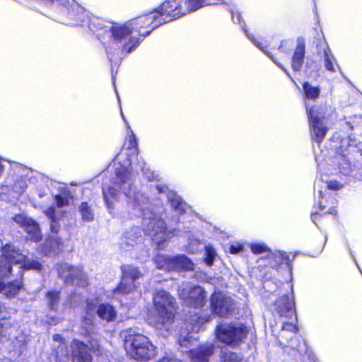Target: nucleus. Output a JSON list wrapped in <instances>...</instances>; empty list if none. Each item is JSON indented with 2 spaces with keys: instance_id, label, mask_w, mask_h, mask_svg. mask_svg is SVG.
Here are the masks:
<instances>
[{
  "instance_id": "obj_26",
  "label": "nucleus",
  "mask_w": 362,
  "mask_h": 362,
  "mask_svg": "<svg viewBox=\"0 0 362 362\" xmlns=\"http://www.w3.org/2000/svg\"><path fill=\"white\" fill-rule=\"evenodd\" d=\"M229 4L223 0H185L183 6L187 9V13L196 11L198 9L209 5H219Z\"/></svg>"
},
{
  "instance_id": "obj_45",
  "label": "nucleus",
  "mask_w": 362,
  "mask_h": 362,
  "mask_svg": "<svg viewBox=\"0 0 362 362\" xmlns=\"http://www.w3.org/2000/svg\"><path fill=\"white\" fill-rule=\"evenodd\" d=\"M243 250V246L239 244H232L230 247V252L231 254H238Z\"/></svg>"
},
{
  "instance_id": "obj_19",
  "label": "nucleus",
  "mask_w": 362,
  "mask_h": 362,
  "mask_svg": "<svg viewBox=\"0 0 362 362\" xmlns=\"http://www.w3.org/2000/svg\"><path fill=\"white\" fill-rule=\"evenodd\" d=\"M317 46L318 49L317 54L322 59L326 70L330 72H335L337 69L341 76L345 78L344 73L327 43L324 40H321Z\"/></svg>"
},
{
  "instance_id": "obj_4",
  "label": "nucleus",
  "mask_w": 362,
  "mask_h": 362,
  "mask_svg": "<svg viewBox=\"0 0 362 362\" xmlns=\"http://www.w3.org/2000/svg\"><path fill=\"white\" fill-rule=\"evenodd\" d=\"M359 156H362V142L349 136L341 139L339 146L337 147V153L332 165L335 170H338L337 174L351 175L357 180H362V168L352 164L353 160Z\"/></svg>"
},
{
  "instance_id": "obj_38",
  "label": "nucleus",
  "mask_w": 362,
  "mask_h": 362,
  "mask_svg": "<svg viewBox=\"0 0 362 362\" xmlns=\"http://www.w3.org/2000/svg\"><path fill=\"white\" fill-rule=\"evenodd\" d=\"M46 296L49 308L52 310H56L59 299V293L57 291H49Z\"/></svg>"
},
{
  "instance_id": "obj_32",
  "label": "nucleus",
  "mask_w": 362,
  "mask_h": 362,
  "mask_svg": "<svg viewBox=\"0 0 362 362\" xmlns=\"http://www.w3.org/2000/svg\"><path fill=\"white\" fill-rule=\"evenodd\" d=\"M62 247V245L59 239L50 238L46 241L42 252L46 255L50 253L56 254L61 251Z\"/></svg>"
},
{
  "instance_id": "obj_9",
  "label": "nucleus",
  "mask_w": 362,
  "mask_h": 362,
  "mask_svg": "<svg viewBox=\"0 0 362 362\" xmlns=\"http://www.w3.org/2000/svg\"><path fill=\"white\" fill-rule=\"evenodd\" d=\"M121 270L122 280L112 291V298L116 300H120L122 297L134 293L136 289L135 281L142 276V273L139 268L133 265H122Z\"/></svg>"
},
{
  "instance_id": "obj_17",
  "label": "nucleus",
  "mask_w": 362,
  "mask_h": 362,
  "mask_svg": "<svg viewBox=\"0 0 362 362\" xmlns=\"http://www.w3.org/2000/svg\"><path fill=\"white\" fill-rule=\"evenodd\" d=\"M343 184L339 181L330 180L324 182L322 180L315 181L314 184L315 190L318 188L317 200L316 202L319 205V209L323 210L328 206L327 203L329 199L333 202V199L329 197H327V189L339 190L343 187Z\"/></svg>"
},
{
  "instance_id": "obj_37",
  "label": "nucleus",
  "mask_w": 362,
  "mask_h": 362,
  "mask_svg": "<svg viewBox=\"0 0 362 362\" xmlns=\"http://www.w3.org/2000/svg\"><path fill=\"white\" fill-rule=\"evenodd\" d=\"M250 250L255 255L267 254L269 255L271 253L270 249L264 244L262 243H255L250 245Z\"/></svg>"
},
{
  "instance_id": "obj_27",
  "label": "nucleus",
  "mask_w": 362,
  "mask_h": 362,
  "mask_svg": "<svg viewBox=\"0 0 362 362\" xmlns=\"http://www.w3.org/2000/svg\"><path fill=\"white\" fill-rule=\"evenodd\" d=\"M190 330H187L181 333L178 341L179 344L182 347L187 348L191 342V340H196L197 338L194 336L197 334L201 329L202 325L199 321L196 322V323L190 325ZM188 329V328H187Z\"/></svg>"
},
{
  "instance_id": "obj_52",
  "label": "nucleus",
  "mask_w": 362,
  "mask_h": 362,
  "mask_svg": "<svg viewBox=\"0 0 362 362\" xmlns=\"http://www.w3.org/2000/svg\"><path fill=\"white\" fill-rule=\"evenodd\" d=\"M59 357H60V354H59V351H57V358H59Z\"/></svg>"
},
{
  "instance_id": "obj_23",
  "label": "nucleus",
  "mask_w": 362,
  "mask_h": 362,
  "mask_svg": "<svg viewBox=\"0 0 362 362\" xmlns=\"http://www.w3.org/2000/svg\"><path fill=\"white\" fill-rule=\"evenodd\" d=\"M305 54V42L303 37L297 39V45L295 47L291 59V67L293 71H298L301 69L304 63Z\"/></svg>"
},
{
  "instance_id": "obj_16",
  "label": "nucleus",
  "mask_w": 362,
  "mask_h": 362,
  "mask_svg": "<svg viewBox=\"0 0 362 362\" xmlns=\"http://www.w3.org/2000/svg\"><path fill=\"white\" fill-rule=\"evenodd\" d=\"M210 305L211 312L219 317L227 316L234 308L233 300L221 292L211 295Z\"/></svg>"
},
{
  "instance_id": "obj_44",
  "label": "nucleus",
  "mask_w": 362,
  "mask_h": 362,
  "mask_svg": "<svg viewBox=\"0 0 362 362\" xmlns=\"http://www.w3.org/2000/svg\"><path fill=\"white\" fill-rule=\"evenodd\" d=\"M291 346L293 350H296L300 355H302L303 352L305 351L306 350V345L303 341L300 342L298 346H295L293 343L291 344Z\"/></svg>"
},
{
  "instance_id": "obj_15",
  "label": "nucleus",
  "mask_w": 362,
  "mask_h": 362,
  "mask_svg": "<svg viewBox=\"0 0 362 362\" xmlns=\"http://www.w3.org/2000/svg\"><path fill=\"white\" fill-rule=\"evenodd\" d=\"M59 276L66 283H74L81 286L88 284L87 276L79 267H73L67 263H60L57 268Z\"/></svg>"
},
{
  "instance_id": "obj_6",
  "label": "nucleus",
  "mask_w": 362,
  "mask_h": 362,
  "mask_svg": "<svg viewBox=\"0 0 362 362\" xmlns=\"http://www.w3.org/2000/svg\"><path fill=\"white\" fill-rule=\"evenodd\" d=\"M124 346L127 354L137 361H149L157 354L156 347L148 337L141 334H128Z\"/></svg>"
},
{
  "instance_id": "obj_28",
  "label": "nucleus",
  "mask_w": 362,
  "mask_h": 362,
  "mask_svg": "<svg viewBox=\"0 0 362 362\" xmlns=\"http://www.w3.org/2000/svg\"><path fill=\"white\" fill-rule=\"evenodd\" d=\"M166 196L175 212L179 214L187 212V204L175 192L168 191Z\"/></svg>"
},
{
  "instance_id": "obj_46",
  "label": "nucleus",
  "mask_w": 362,
  "mask_h": 362,
  "mask_svg": "<svg viewBox=\"0 0 362 362\" xmlns=\"http://www.w3.org/2000/svg\"><path fill=\"white\" fill-rule=\"evenodd\" d=\"M156 189H157V191L159 194H163V193H165L166 191L168 190V188L165 186H161V185H157L156 186Z\"/></svg>"
},
{
  "instance_id": "obj_51",
  "label": "nucleus",
  "mask_w": 362,
  "mask_h": 362,
  "mask_svg": "<svg viewBox=\"0 0 362 362\" xmlns=\"http://www.w3.org/2000/svg\"><path fill=\"white\" fill-rule=\"evenodd\" d=\"M334 212H335L334 209H332V211H329V210L327 211V213H329V214H334Z\"/></svg>"
},
{
  "instance_id": "obj_18",
  "label": "nucleus",
  "mask_w": 362,
  "mask_h": 362,
  "mask_svg": "<svg viewBox=\"0 0 362 362\" xmlns=\"http://www.w3.org/2000/svg\"><path fill=\"white\" fill-rule=\"evenodd\" d=\"M274 310L281 317L295 320L296 310L293 292L279 297L274 304Z\"/></svg>"
},
{
  "instance_id": "obj_1",
  "label": "nucleus",
  "mask_w": 362,
  "mask_h": 362,
  "mask_svg": "<svg viewBox=\"0 0 362 362\" xmlns=\"http://www.w3.org/2000/svg\"><path fill=\"white\" fill-rule=\"evenodd\" d=\"M138 142L136 135L128 126L127 138L120 152L115 157V175L110 180L111 185L103 187V195L110 213L114 209L110 199L117 200L119 193L127 197V211L122 218L134 219L143 216L142 228L146 235L150 236L159 247L170 238L172 232L167 230L165 221L142 192L133 185L132 170H141L148 180L154 178L153 173L146 166L141 158H138Z\"/></svg>"
},
{
  "instance_id": "obj_21",
  "label": "nucleus",
  "mask_w": 362,
  "mask_h": 362,
  "mask_svg": "<svg viewBox=\"0 0 362 362\" xmlns=\"http://www.w3.org/2000/svg\"><path fill=\"white\" fill-rule=\"evenodd\" d=\"M72 362H92L90 349L83 341L74 340L71 344Z\"/></svg>"
},
{
  "instance_id": "obj_33",
  "label": "nucleus",
  "mask_w": 362,
  "mask_h": 362,
  "mask_svg": "<svg viewBox=\"0 0 362 362\" xmlns=\"http://www.w3.org/2000/svg\"><path fill=\"white\" fill-rule=\"evenodd\" d=\"M173 257L165 255H157L154 258V262L157 267L165 271H172Z\"/></svg>"
},
{
  "instance_id": "obj_34",
  "label": "nucleus",
  "mask_w": 362,
  "mask_h": 362,
  "mask_svg": "<svg viewBox=\"0 0 362 362\" xmlns=\"http://www.w3.org/2000/svg\"><path fill=\"white\" fill-rule=\"evenodd\" d=\"M47 217L50 220V229L52 233H57L59 230V224L57 221L58 217L56 214V210L54 206L49 207L45 211Z\"/></svg>"
},
{
  "instance_id": "obj_50",
  "label": "nucleus",
  "mask_w": 362,
  "mask_h": 362,
  "mask_svg": "<svg viewBox=\"0 0 362 362\" xmlns=\"http://www.w3.org/2000/svg\"><path fill=\"white\" fill-rule=\"evenodd\" d=\"M345 124L351 129H353V127L351 125L349 122H346Z\"/></svg>"
},
{
  "instance_id": "obj_20",
  "label": "nucleus",
  "mask_w": 362,
  "mask_h": 362,
  "mask_svg": "<svg viewBox=\"0 0 362 362\" xmlns=\"http://www.w3.org/2000/svg\"><path fill=\"white\" fill-rule=\"evenodd\" d=\"M14 221L24 228L30 240L35 242H39L41 240L40 230L35 221L25 215L18 214L14 217Z\"/></svg>"
},
{
  "instance_id": "obj_47",
  "label": "nucleus",
  "mask_w": 362,
  "mask_h": 362,
  "mask_svg": "<svg viewBox=\"0 0 362 362\" xmlns=\"http://www.w3.org/2000/svg\"><path fill=\"white\" fill-rule=\"evenodd\" d=\"M53 339L54 341H59V342H62L64 339L62 338V337L60 335V334H54V337H53Z\"/></svg>"
},
{
  "instance_id": "obj_11",
  "label": "nucleus",
  "mask_w": 362,
  "mask_h": 362,
  "mask_svg": "<svg viewBox=\"0 0 362 362\" xmlns=\"http://www.w3.org/2000/svg\"><path fill=\"white\" fill-rule=\"evenodd\" d=\"M223 1L228 2L229 4H223L226 6L227 10L231 13L232 21L234 23L239 24L243 30L244 31L247 37L255 45L258 49L262 50L268 57H269L274 63H275L282 71H284L290 78L289 73L287 69L279 62H278L272 55L270 52L266 49L267 45L263 41H259L254 37L245 28L244 23L242 24V16L240 13L235 11V5L233 0H223Z\"/></svg>"
},
{
  "instance_id": "obj_22",
  "label": "nucleus",
  "mask_w": 362,
  "mask_h": 362,
  "mask_svg": "<svg viewBox=\"0 0 362 362\" xmlns=\"http://www.w3.org/2000/svg\"><path fill=\"white\" fill-rule=\"evenodd\" d=\"M214 350V344L206 343L190 350L189 358L192 362H209Z\"/></svg>"
},
{
  "instance_id": "obj_14",
  "label": "nucleus",
  "mask_w": 362,
  "mask_h": 362,
  "mask_svg": "<svg viewBox=\"0 0 362 362\" xmlns=\"http://www.w3.org/2000/svg\"><path fill=\"white\" fill-rule=\"evenodd\" d=\"M307 113L310 119V125L312 128V139L317 143H320L325 136L327 128L322 122L325 114L322 108L315 105L310 108H307Z\"/></svg>"
},
{
  "instance_id": "obj_30",
  "label": "nucleus",
  "mask_w": 362,
  "mask_h": 362,
  "mask_svg": "<svg viewBox=\"0 0 362 362\" xmlns=\"http://www.w3.org/2000/svg\"><path fill=\"white\" fill-rule=\"evenodd\" d=\"M26 187V180L23 177H18L13 185L10 184L11 189L8 190V193L16 199L24 192Z\"/></svg>"
},
{
  "instance_id": "obj_12",
  "label": "nucleus",
  "mask_w": 362,
  "mask_h": 362,
  "mask_svg": "<svg viewBox=\"0 0 362 362\" xmlns=\"http://www.w3.org/2000/svg\"><path fill=\"white\" fill-rule=\"evenodd\" d=\"M156 12H158L160 22L164 24L187 14V9L183 6V0H167Z\"/></svg>"
},
{
  "instance_id": "obj_48",
  "label": "nucleus",
  "mask_w": 362,
  "mask_h": 362,
  "mask_svg": "<svg viewBox=\"0 0 362 362\" xmlns=\"http://www.w3.org/2000/svg\"><path fill=\"white\" fill-rule=\"evenodd\" d=\"M320 213L316 211V212H314V213H312L311 214V219L313 221V223H315V218H316V216L319 214Z\"/></svg>"
},
{
  "instance_id": "obj_8",
  "label": "nucleus",
  "mask_w": 362,
  "mask_h": 362,
  "mask_svg": "<svg viewBox=\"0 0 362 362\" xmlns=\"http://www.w3.org/2000/svg\"><path fill=\"white\" fill-rule=\"evenodd\" d=\"M95 315L107 323L114 322L117 318V311L111 304L108 303L98 304L96 300H87L82 321L86 329L93 325Z\"/></svg>"
},
{
  "instance_id": "obj_24",
  "label": "nucleus",
  "mask_w": 362,
  "mask_h": 362,
  "mask_svg": "<svg viewBox=\"0 0 362 362\" xmlns=\"http://www.w3.org/2000/svg\"><path fill=\"white\" fill-rule=\"evenodd\" d=\"M142 239L141 230L139 227L132 228L125 232L121 238L119 245L121 248L129 250V247H134Z\"/></svg>"
},
{
  "instance_id": "obj_53",
  "label": "nucleus",
  "mask_w": 362,
  "mask_h": 362,
  "mask_svg": "<svg viewBox=\"0 0 362 362\" xmlns=\"http://www.w3.org/2000/svg\"><path fill=\"white\" fill-rule=\"evenodd\" d=\"M283 43H284V42H281V45H280V47H279V49H281V47L283 46Z\"/></svg>"
},
{
  "instance_id": "obj_7",
  "label": "nucleus",
  "mask_w": 362,
  "mask_h": 362,
  "mask_svg": "<svg viewBox=\"0 0 362 362\" xmlns=\"http://www.w3.org/2000/svg\"><path fill=\"white\" fill-rule=\"evenodd\" d=\"M48 3L57 2L64 23L72 25H82L88 22V14L75 0H42Z\"/></svg>"
},
{
  "instance_id": "obj_36",
  "label": "nucleus",
  "mask_w": 362,
  "mask_h": 362,
  "mask_svg": "<svg viewBox=\"0 0 362 362\" xmlns=\"http://www.w3.org/2000/svg\"><path fill=\"white\" fill-rule=\"evenodd\" d=\"M72 198V196L69 191H64L61 192L59 194L55 196V202L59 208H62L66 206H68L70 203V201Z\"/></svg>"
},
{
  "instance_id": "obj_13",
  "label": "nucleus",
  "mask_w": 362,
  "mask_h": 362,
  "mask_svg": "<svg viewBox=\"0 0 362 362\" xmlns=\"http://www.w3.org/2000/svg\"><path fill=\"white\" fill-rule=\"evenodd\" d=\"M180 297L194 308H202L206 303V291L199 286L182 283L178 288Z\"/></svg>"
},
{
  "instance_id": "obj_54",
  "label": "nucleus",
  "mask_w": 362,
  "mask_h": 362,
  "mask_svg": "<svg viewBox=\"0 0 362 362\" xmlns=\"http://www.w3.org/2000/svg\"><path fill=\"white\" fill-rule=\"evenodd\" d=\"M8 187H9V186H8V185H6V186H5L6 189L7 188H8Z\"/></svg>"
},
{
  "instance_id": "obj_35",
  "label": "nucleus",
  "mask_w": 362,
  "mask_h": 362,
  "mask_svg": "<svg viewBox=\"0 0 362 362\" xmlns=\"http://www.w3.org/2000/svg\"><path fill=\"white\" fill-rule=\"evenodd\" d=\"M303 88L305 98L308 99H316L318 98L320 93L318 87L313 86L308 82L303 83Z\"/></svg>"
},
{
  "instance_id": "obj_2",
  "label": "nucleus",
  "mask_w": 362,
  "mask_h": 362,
  "mask_svg": "<svg viewBox=\"0 0 362 362\" xmlns=\"http://www.w3.org/2000/svg\"><path fill=\"white\" fill-rule=\"evenodd\" d=\"M163 25L156 11L129 20L124 23H112L107 26V41L103 44L112 69L122 60L124 54L134 52L141 44V37L148 36Z\"/></svg>"
},
{
  "instance_id": "obj_25",
  "label": "nucleus",
  "mask_w": 362,
  "mask_h": 362,
  "mask_svg": "<svg viewBox=\"0 0 362 362\" xmlns=\"http://www.w3.org/2000/svg\"><path fill=\"white\" fill-rule=\"evenodd\" d=\"M172 271L182 272L194 269L192 260L185 255H178L173 257Z\"/></svg>"
},
{
  "instance_id": "obj_43",
  "label": "nucleus",
  "mask_w": 362,
  "mask_h": 362,
  "mask_svg": "<svg viewBox=\"0 0 362 362\" xmlns=\"http://www.w3.org/2000/svg\"><path fill=\"white\" fill-rule=\"evenodd\" d=\"M222 358L225 361H238L240 360V357L238 356L235 353L233 352L226 354V356H222Z\"/></svg>"
},
{
  "instance_id": "obj_5",
  "label": "nucleus",
  "mask_w": 362,
  "mask_h": 362,
  "mask_svg": "<svg viewBox=\"0 0 362 362\" xmlns=\"http://www.w3.org/2000/svg\"><path fill=\"white\" fill-rule=\"evenodd\" d=\"M154 316L149 317L150 323L158 328L173 321L175 313V300L167 291H158L153 297Z\"/></svg>"
},
{
  "instance_id": "obj_49",
  "label": "nucleus",
  "mask_w": 362,
  "mask_h": 362,
  "mask_svg": "<svg viewBox=\"0 0 362 362\" xmlns=\"http://www.w3.org/2000/svg\"><path fill=\"white\" fill-rule=\"evenodd\" d=\"M4 171V166L1 163V159L0 158V177L1 176Z\"/></svg>"
},
{
  "instance_id": "obj_40",
  "label": "nucleus",
  "mask_w": 362,
  "mask_h": 362,
  "mask_svg": "<svg viewBox=\"0 0 362 362\" xmlns=\"http://www.w3.org/2000/svg\"><path fill=\"white\" fill-rule=\"evenodd\" d=\"M206 251V257H205V262L209 266L211 267L214 260V257L216 256V252L211 246H206L205 247Z\"/></svg>"
},
{
  "instance_id": "obj_41",
  "label": "nucleus",
  "mask_w": 362,
  "mask_h": 362,
  "mask_svg": "<svg viewBox=\"0 0 362 362\" xmlns=\"http://www.w3.org/2000/svg\"><path fill=\"white\" fill-rule=\"evenodd\" d=\"M189 243L187 247V251L191 253H195L199 250V246L201 243L198 240H190V237H189Z\"/></svg>"
},
{
  "instance_id": "obj_42",
  "label": "nucleus",
  "mask_w": 362,
  "mask_h": 362,
  "mask_svg": "<svg viewBox=\"0 0 362 362\" xmlns=\"http://www.w3.org/2000/svg\"><path fill=\"white\" fill-rule=\"evenodd\" d=\"M14 343V347L21 349L23 345L25 344V337L23 334H21L16 337Z\"/></svg>"
},
{
  "instance_id": "obj_10",
  "label": "nucleus",
  "mask_w": 362,
  "mask_h": 362,
  "mask_svg": "<svg viewBox=\"0 0 362 362\" xmlns=\"http://www.w3.org/2000/svg\"><path fill=\"white\" fill-rule=\"evenodd\" d=\"M216 335L221 342L235 346L245 338L247 329L240 325L221 323L216 327Z\"/></svg>"
},
{
  "instance_id": "obj_29",
  "label": "nucleus",
  "mask_w": 362,
  "mask_h": 362,
  "mask_svg": "<svg viewBox=\"0 0 362 362\" xmlns=\"http://www.w3.org/2000/svg\"><path fill=\"white\" fill-rule=\"evenodd\" d=\"M269 264L272 267H277L279 265L286 264L291 270L290 258L288 255L281 251L269 254Z\"/></svg>"
},
{
  "instance_id": "obj_39",
  "label": "nucleus",
  "mask_w": 362,
  "mask_h": 362,
  "mask_svg": "<svg viewBox=\"0 0 362 362\" xmlns=\"http://www.w3.org/2000/svg\"><path fill=\"white\" fill-rule=\"evenodd\" d=\"M289 322H286L283 324L281 332V336H284V332L286 331H288L291 332V334H293L297 332L298 328L296 326V321H297V317L296 316V319H288Z\"/></svg>"
},
{
  "instance_id": "obj_31",
  "label": "nucleus",
  "mask_w": 362,
  "mask_h": 362,
  "mask_svg": "<svg viewBox=\"0 0 362 362\" xmlns=\"http://www.w3.org/2000/svg\"><path fill=\"white\" fill-rule=\"evenodd\" d=\"M78 211L83 221L91 222L94 219V211L92 206L86 202H81L78 206Z\"/></svg>"
},
{
  "instance_id": "obj_3",
  "label": "nucleus",
  "mask_w": 362,
  "mask_h": 362,
  "mask_svg": "<svg viewBox=\"0 0 362 362\" xmlns=\"http://www.w3.org/2000/svg\"><path fill=\"white\" fill-rule=\"evenodd\" d=\"M12 264L18 265L19 272L23 269L40 270L42 264L35 260H30L11 244L3 246L0 240V292L4 291L8 298L15 297L22 288V282L16 281L6 285L4 279L11 274Z\"/></svg>"
}]
</instances>
